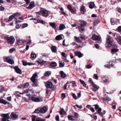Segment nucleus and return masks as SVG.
<instances>
[{
    "mask_svg": "<svg viewBox=\"0 0 121 121\" xmlns=\"http://www.w3.org/2000/svg\"><path fill=\"white\" fill-rule=\"evenodd\" d=\"M74 53L76 56H78L79 58L81 57L83 55V54L80 52H75Z\"/></svg>",
    "mask_w": 121,
    "mask_h": 121,
    "instance_id": "19",
    "label": "nucleus"
},
{
    "mask_svg": "<svg viewBox=\"0 0 121 121\" xmlns=\"http://www.w3.org/2000/svg\"><path fill=\"white\" fill-rule=\"evenodd\" d=\"M39 15L45 17H47L48 16V12L45 10H40L37 13V16L39 17Z\"/></svg>",
    "mask_w": 121,
    "mask_h": 121,
    "instance_id": "2",
    "label": "nucleus"
},
{
    "mask_svg": "<svg viewBox=\"0 0 121 121\" xmlns=\"http://www.w3.org/2000/svg\"><path fill=\"white\" fill-rule=\"evenodd\" d=\"M86 69H90L91 68L92 66L89 65H86Z\"/></svg>",
    "mask_w": 121,
    "mask_h": 121,
    "instance_id": "52",
    "label": "nucleus"
},
{
    "mask_svg": "<svg viewBox=\"0 0 121 121\" xmlns=\"http://www.w3.org/2000/svg\"><path fill=\"white\" fill-rule=\"evenodd\" d=\"M51 49L52 52H56V47L54 46H52L51 48Z\"/></svg>",
    "mask_w": 121,
    "mask_h": 121,
    "instance_id": "35",
    "label": "nucleus"
},
{
    "mask_svg": "<svg viewBox=\"0 0 121 121\" xmlns=\"http://www.w3.org/2000/svg\"><path fill=\"white\" fill-rule=\"evenodd\" d=\"M46 93L47 95H49V92H50V90L48 88H47L46 90Z\"/></svg>",
    "mask_w": 121,
    "mask_h": 121,
    "instance_id": "48",
    "label": "nucleus"
},
{
    "mask_svg": "<svg viewBox=\"0 0 121 121\" xmlns=\"http://www.w3.org/2000/svg\"><path fill=\"white\" fill-rule=\"evenodd\" d=\"M46 86L51 88L52 89H54L56 88L55 85H53L52 83L51 82H48L45 83Z\"/></svg>",
    "mask_w": 121,
    "mask_h": 121,
    "instance_id": "5",
    "label": "nucleus"
},
{
    "mask_svg": "<svg viewBox=\"0 0 121 121\" xmlns=\"http://www.w3.org/2000/svg\"><path fill=\"white\" fill-rule=\"evenodd\" d=\"M118 49L117 48H113L111 49V52L112 54H113L118 51Z\"/></svg>",
    "mask_w": 121,
    "mask_h": 121,
    "instance_id": "27",
    "label": "nucleus"
},
{
    "mask_svg": "<svg viewBox=\"0 0 121 121\" xmlns=\"http://www.w3.org/2000/svg\"><path fill=\"white\" fill-rule=\"evenodd\" d=\"M36 116L34 115H32V121H35V119L36 118Z\"/></svg>",
    "mask_w": 121,
    "mask_h": 121,
    "instance_id": "47",
    "label": "nucleus"
},
{
    "mask_svg": "<svg viewBox=\"0 0 121 121\" xmlns=\"http://www.w3.org/2000/svg\"><path fill=\"white\" fill-rule=\"evenodd\" d=\"M14 68L17 73L20 74H22V71L17 66H15L14 67Z\"/></svg>",
    "mask_w": 121,
    "mask_h": 121,
    "instance_id": "12",
    "label": "nucleus"
},
{
    "mask_svg": "<svg viewBox=\"0 0 121 121\" xmlns=\"http://www.w3.org/2000/svg\"><path fill=\"white\" fill-rule=\"evenodd\" d=\"M47 110L46 107L44 106L42 108H40V112L43 113H45L47 111Z\"/></svg>",
    "mask_w": 121,
    "mask_h": 121,
    "instance_id": "13",
    "label": "nucleus"
},
{
    "mask_svg": "<svg viewBox=\"0 0 121 121\" xmlns=\"http://www.w3.org/2000/svg\"><path fill=\"white\" fill-rule=\"evenodd\" d=\"M18 115L17 113L14 112H12L10 115L11 117L15 119H16L18 117Z\"/></svg>",
    "mask_w": 121,
    "mask_h": 121,
    "instance_id": "10",
    "label": "nucleus"
},
{
    "mask_svg": "<svg viewBox=\"0 0 121 121\" xmlns=\"http://www.w3.org/2000/svg\"><path fill=\"white\" fill-rule=\"evenodd\" d=\"M29 86V84L27 83H26L24 86V88H27Z\"/></svg>",
    "mask_w": 121,
    "mask_h": 121,
    "instance_id": "51",
    "label": "nucleus"
},
{
    "mask_svg": "<svg viewBox=\"0 0 121 121\" xmlns=\"http://www.w3.org/2000/svg\"><path fill=\"white\" fill-rule=\"evenodd\" d=\"M4 59L9 63L12 65L14 64V62L13 60L10 58L9 57H4Z\"/></svg>",
    "mask_w": 121,
    "mask_h": 121,
    "instance_id": "6",
    "label": "nucleus"
},
{
    "mask_svg": "<svg viewBox=\"0 0 121 121\" xmlns=\"http://www.w3.org/2000/svg\"><path fill=\"white\" fill-rule=\"evenodd\" d=\"M61 76L62 78H65L66 77V74L63 71H61L60 72Z\"/></svg>",
    "mask_w": 121,
    "mask_h": 121,
    "instance_id": "28",
    "label": "nucleus"
},
{
    "mask_svg": "<svg viewBox=\"0 0 121 121\" xmlns=\"http://www.w3.org/2000/svg\"><path fill=\"white\" fill-rule=\"evenodd\" d=\"M102 111L101 108H99L98 109L97 112L98 114L100 115H102V113L101 112Z\"/></svg>",
    "mask_w": 121,
    "mask_h": 121,
    "instance_id": "42",
    "label": "nucleus"
},
{
    "mask_svg": "<svg viewBox=\"0 0 121 121\" xmlns=\"http://www.w3.org/2000/svg\"><path fill=\"white\" fill-rule=\"evenodd\" d=\"M100 22V20L98 19L95 20L94 21V25H96L97 24Z\"/></svg>",
    "mask_w": 121,
    "mask_h": 121,
    "instance_id": "40",
    "label": "nucleus"
},
{
    "mask_svg": "<svg viewBox=\"0 0 121 121\" xmlns=\"http://www.w3.org/2000/svg\"><path fill=\"white\" fill-rule=\"evenodd\" d=\"M38 77V76L37 74L35 73L33 74L32 76L31 77V80L35 84L36 83Z\"/></svg>",
    "mask_w": 121,
    "mask_h": 121,
    "instance_id": "7",
    "label": "nucleus"
},
{
    "mask_svg": "<svg viewBox=\"0 0 121 121\" xmlns=\"http://www.w3.org/2000/svg\"><path fill=\"white\" fill-rule=\"evenodd\" d=\"M50 65L52 67H55L57 65L56 63L54 62H52L51 63Z\"/></svg>",
    "mask_w": 121,
    "mask_h": 121,
    "instance_id": "36",
    "label": "nucleus"
},
{
    "mask_svg": "<svg viewBox=\"0 0 121 121\" xmlns=\"http://www.w3.org/2000/svg\"><path fill=\"white\" fill-rule=\"evenodd\" d=\"M18 13H16L11 15L9 17V19L8 22H10L12 21V20L15 18L16 16H17Z\"/></svg>",
    "mask_w": 121,
    "mask_h": 121,
    "instance_id": "9",
    "label": "nucleus"
},
{
    "mask_svg": "<svg viewBox=\"0 0 121 121\" xmlns=\"http://www.w3.org/2000/svg\"><path fill=\"white\" fill-rule=\"evenodd\" d=\"M84 27L81 26H79L78 27V29L80 32L81 33H83L85 30L84 28Z\"/></svg>",
    "mask_w": 121,
    "mask_h": 121,
    "instance_id": "15",
    "label": "nucleus"
},
{
    "mask_svg": "<svg viewBox=\"0 0 121 121\" xmlns=\"http://www.w3.org/2000/svg\"><path fill=\"white\" fill-rule=\"evenodd\" d=\"M85 8V6L82 5L81 7L80 11L82 12L83 11L85 12L86 11Z\"/></svg>",
    "mask_w": 121,
    "mask_h": 121,
    "instance_id": "37",
    "label": "nucleus"
},
{
    "mask_svg": "<svg viewBox=\"0 0 121 121\" xmlns=\"http://www.w3.org/2000/svg\"><path fill=\"white\" fill-rule=\"evenodd\" d=\"M74 116L71 115H69L68 116V118L69 120L72 121H74Z\"/></svg>",
    "mask_w": 121,
    "mask_h": 121,
    "instance_id": "26",
    "label": "nucleus"
},
{
    "mask_svg": "<svg viewBox=\"0 0 121 121\" xmlns=\"http://www.w3.org/2000/svg\"><path fill=\"white\" fill-rule=\"evenodd\" d=\"M95 6V4L93 2H91L89 5V8L91 9H92L94 8Z\"/></svg>",
    "mask_w": 121,
    "mask_h": 121,
    "instance_id": "34",
    "label": "nucleus"
},
{
    "mask_svg": "<svg viewBox=\"0 0 121 121\" xmlns=\"http://www.w3.org/2000/svg\"><path fill=\"white\" fill-rule=\"evenodd\" d=\"M105 66L108 68H110L112 66V65L107 64V65H105Z\"/></svg>",
    "mask_w": 121,
    "mask_h": 121,
    "instance_id": "49",
    "label": "nucleus"
},
{
    "mask_svg": "<svg viewBox=\"0 0 121 121\" xmlns=\"http://www.w3.org/2000/svg\"><path fill=\"white\" fill-rule=\"evenodd\" d=\"M70 83H71L73 84L72 86H76L77 85L76 84V82L74 81H70Z\"/></svg>",
    "mask_w": 121,
    "mask_h": 121,
    "instance_id": "46",
    "label": "nucleus"
},
{
    "mask_svg": "<svg viewBox=\"0 0 121 121\" xmlns=\"http://www.w3.org/2000/svg\"><path fill=\"white\" fill-rule=\"evenodd\" d=\"M51 72L50 71H47L44 73V75L46 77H48L51 75Z\"/></svg>",
    "mask_w": 121,
    "mask_h": 121,
    "instance_id": "30",
    "label": "nucleus"
},
{
    "mask_svg": "<svg viewBox=\"0 0 121 121\" xmlns=\"http://www.w3.org/2000/svg\"><path fill=\"white\" fill-rule=\"evenodd\" d=\"M60 11H61V13L62 14H63L65 15H67V14L65 13V12H64V9L62 8V7L60 8Z\"/></svg>",
    "mask_w": 121,
    "mask_h": 121,
    "instance_id": "43",
    "label": "nucleus"
},
{
    "mask_svg": "<svg viewBox=\"0 0 121 121\" xmlns=\"http://www.w3.org/2000/svg\"><path fill=\"white\" fill-rule=\"evenodd\" d=\"M4 118L2 119V121H9L8 119L9 118V116L8 114H3L2 115Z\"/></svg>",
    "mask_w": 121,
    "mask_h": 121,
    "instance_id": "8",
    "label": "nucleus"
},
{
    "mask_svg": "<svg viewBox=\"0 0 121 121\" xmlns=\"http://www.w3.org/2000/svg\"><path fill=\"white\" fill-rule=\"evenodd\" d=\"M50 25L54 29H55L56 28V24L55 23H53L52 22H50L49 23Z\"/></svg>",
    "mask_w": 121,
    "mask_h": 121,
    "instance_id": "25",
    "label": "nucleus"
},
{
    "mask_svg": "<svg viewBox=\"0 0 121 121\" xmlns=\"http://www.w3.org/2000/svg\"><path fill=\"white\" fill-rule=\"evenodd\" d=\"M79 81L84 86L86 87V84L83 81L80 79H79Z\"/></svg>",
    "mask_w": 121,
    "mask_h": 121,
    "instance_id": "39",
    "label": "nucleus"
},
{
    "mask_svg": "<svg viewBox=\"0 0 121 121\" xmlns=\"http://www.w3.org/2000/svg\"><path fill=\"white\" fill-rule=\"evenodd\" d=\"M24 41L22 40H18L17 41L18 45H21L23 44Z\"/></svg>",
    "mask_w": 121,
    "mask_h": 121,
    "instance_id": "23",
    "label": "nucleus"
},
{
    "mask_svg": "<svg viewBox=\"0 0 121 121\" xmlns=\"http://www.w3.org/2000/svg\"><path fill=\"white\" fill-rule=\"evenodd\" d=\"M91 38L92 39L95 40H99L100 39V37L99 36L93 34Z\"/></svg>",
    "mask_w": 121,
    "mask_h": 121,
    "instance_id": "11",
    "label": "nucleus"
},
{
    "mask_svg": "<svg viewBox=\"0 0 121 121\" xmlns=\"http://www.w3.org/2000/svg\"><path fill=\"white\" fill-rule=\"evenodd\" d=\"M116 39L119 44H121V36L117 37L116 38Z\"/></svg>",
    "mask_w": 121,
    "mask_h": 121,
    "instance_id": "21",
    "label": "nucleus"
},
{
    "mask_svg": "<svg viewBox=\"0 0 121 121\" xmlns=\"http://www.w3.org/2000/svg\"><path fill=\"white\" fill-rule=\"evenodd\" d=\"M5 9L2 6H0V11H2Z\"/></svg>",
    "mask_w": 121,
    "mask_h": 121,
    "instance_id": "63",
    "label": "nucleus"
},
{
    "mask_svg": "<svg viewBox=\"0 0 121 121\" xmlns=\"http://www.w3.org/2000/svg\"><path fill=\"white\" fill-rule=\"evenodd\" d=\"M55 119L56 121H59V116L58 115H56L55 117Z\"/></svg>",
    "mask_w": 121,
    "mask_h": 121,
    "instance_id": "60",
    "label": "nucleus"
},
{
    "mask_svg": "<svg viewBox=\"0 0 121 121\" xmlns=\"http://www.w3.org/2000/svg\"><path fill=\"white\" fill-rule=\"evenodd\" d=\"M92 85L94 87L92 89L94 91H95L97 90L99 88V87L94 83H92Z\"/></svg>",
    "mask_w": 121,
    "mask_h": 121,
    "instance_id": "18",
    "label": "nucleus"
},
{
    "mask_svg": "<svg viewBox=\"0 0 121 121\" xmlns=\"http://www.w3.org/2000/svg\"><path fill=\"white\" fill-rule=\"evenodd\" d=\"M74 116V117H75V118H78V114L76 112L75 113Z\"/></svg>",
    "mask_w": 121,
    "mask_h": 121,
    "instance_id": "53",
    "label": "nucleus"
},
{
    "mask_svg": "<svg viewBox=\"0 0 121 121\" xmlns=\"http://www.w3.org/2000/svg\"><path fill=\"white\" fill-rule=\"evenodd\" d=\"M117 30H118L119 32H120L121 31V26H120L118 27L117 29Z\"/></svg>",
    "mask_w": 121,
    "mask_h": 121,
    "instance_id": "64",
    "label": "nucleus"
},
{
    "mask_svg": "<svg viewBox=\"0 0 121 121\" xmlns=\"http://www.w3.org/2000/svg\"><path fill=\"white\" fill-rule=\"evenodd\" d=\"M35 113H37L40 112V108L39 107L36 109L35 111Z\"/></svg>",
    "mask_w": 121,
    "mask_h": 121,
    "instance_id": "41",
    "label": "nucleus"
},
{
    "mask_svg": "<svg viewBox=\"0 0 121 121\" xmlns=\"http://www.w3.org/2000/svg\"><path fill=\"white\" fill-rule=\"evenodd\" d=\"M99 108V106L98 105L96 104L95 105V110L98 109Z\"/></svg>",
    "mask_w": 121,
    "mask_h": 121,
    "instance_id": "61",
    "label": "nucleus"
},
{
    "mask_svg": "<svg viewBox=\"0 0 121 121\" xmlns=\"http://www.w3.org/2000/svg\"><path fill=\"white\" fill-rule=\"evenodd\" d=\"M74 38L76 40V42L78 43H82L80 39L78 37H77L76 36H74Z\"/></svg>",
    "mask_w": 121,
    "mask_h": 121,
    "instance_id": "32",
    "label": "nucleus"
},
{
    "mask_svg": "<svg viewBox=\"0 0 121 121\" xmlns=\"http://www.w3.org/2000/svg\"><path fill=\"white\" fill-rule=\"evenodd\" d=\"M37 22L39 23H41L43 24H45L46 22L42 20H40L38 19L37 20Z\"/></svg>",
    "mask_w": 121,
    "mask_h": 121,
    "instance_id": "38",
    "label": "nucleus"
},
{
    "mask_svg": "<svg viewBox=\"0 0 121 121\" xmlns=\"http://www.w3.org/2000/svg\"><path fill=\"white\" fill-rule=\"evenodd\" d=\"M72 96L73 98L75 99H77V97L75 94L74 93H73L72 94Z\"/></svg>",
    "mask_w": 121,
    "mask_h": 121,
    "instance_id": "54",
    "label": "nucleus"
},
{
    "mask_svg": "<svg viewBox=\"0 0 121 121\" xmlns=\"http://www.w3.org/2000/svg\"><path fill=\"white\" fill-rule=\"evenodd\" d=\"M31 99L33 101L37 102H42L43 100V99L42 97H38L36 95H32L31 97Z\"/></svg>",
    "mask_w": 121,
    "mask_h": 121,
    "instance_id": "3",
    "label": "nucleus"
},
{
    "mask_svg": "<svg viewBox=\"0 0 121 121\" xmlns=\"http://www.w3.org/2000/svg\"><path fill=\"white\" fill-rule=\"evenodd\" d=\"M46 120L41 118L38 117L36 119L35 121H45Z\"/></svg>",
    "mask_w": 121,
    "mask_h": 121,
    "instance_id": "33",
    "label": "nucleus"
},
{
    "mask_svg": "<svg viewBox=\"0 0 121 121\" xmlns=\"http://www.w3.org/2000/svg\"><path fill=\"white\" fill-rule=\"evenodd\" d=\"M65 28V26L63 24L60 25L59 27V29L60 30H63Z\"/></svg>",
    "mask_w": 121,
    "mask_h": 121,
    "instance_id": "29",
    "label": "nucleus"
},
{
    "mask_svg": "<svg viewBox=\"0 0 121 121\" xmlns=\"http://www.w3.org/2000/svg\"><path fill=\"white\" fill-rule=\"evenodd\" d=\"M7 43L10 44H12L14 42L15 39L13 36H11L6 38Z\"/></svg>",
    "mask_w": 121,
    "mask_h": 121,
    "instance_id": "4",
    "label": "nucleus"
},
{
    "mask_svg": "<svg viewBox=\"0 0 121 121\" xmlns=\"http://www.w3.org/2000/svg\"><path fill=\"white\" fill-rule=\"evenodd\" d=\"M70 11L73 14H76V10L74 9H72Z\"/></svg>",
    "mask_w": 121,
    "mask_h": 121,
    "instance_id": "45",
    "label": "nucleus"
},
{
    "mask_svg": "<svg viewBox=\"0 0 121 121\" xmlns=\"http://www.w3.org/2000/svg\"><path fill=\"white\" fill-rule=\"evenodd\" d=\"M59 64L60 67H63L65 65L64 63H62L60 61L59 62Z\"/></svg>",
    "mask_w": 121,
    "mask_h": 121,
    "instance_id": "44",
    "label": "nucleus"
},
{
    "mask_svg": "<svg viewBox=\"0 0 121 121\" xmlns=\"http://www.w3.org/2000/svg\"><path fill=\"white\" fill-rule=\"evenodd\" d=\"M0 103L3 104L5 105L6 104H7L9 103L8 102L5 100H4L3 99H1L0 100Z\"/></svg>",
    "mask_w": 121,
    "mask_h": 121,
    "instance_id": "31",
    "label": "nucleus"
},
{
    "mask_svg": "<svg viewBox=\"0 0 121 121\" xmlns=\"http://www.w3.org/2000/svg\"><path fill=\"white\" fill-rule=\"evenodd\" d=\"M62 36H63V35H58L56 37L55 39L59 41L62 39Z\"/></svg>",
    "mask_w": 121,
    "mask_h": 121,
    "instance_id": "16",
    "label": "nucleus"
},
{
    "mask_svg": "<svg viewBox=\"0 0 121 121\" xmlns=\"http://www.w3.org/2000/svg\"><path fill=\"white\" fill-rule=\"evenodd\" d=\"M35 6V4L34 2H31L29 4V6L26 7V8L27 9H31L34 8Z\"/></svg>",
    "mask_w": 121,
    "mask_h": 121,
    "instance_id": "14",
    "label": "nucleus"
},
{
    "mask_svg": "<svg viewBox=\"0 0 121 121\" xmlns=\"http://www.w3.org/2000/svg\"><path fill=\"white\" fill-rule=\"evenodd\" d=\"M60 115H64L66 114V112L62 108H60Z\"/></svg>",
    "mask_w": 121,
    "mask_h": 121,
    "instance_id": "24",
    "label": "nucleus"
},
{
    "mask_svg": "<svg viewBox=\"0 0 121 121\" xmlns=\"http://www.w3.org/2000/svg\"><path fill=\"white\" fill-rule=\"evenodd\" d=\"M36 55L35 53L33 52H32L31 54V58L32 60L35 59L36 58Z\"/></svg>",
    "mask_w": 121,
    "mask_h": 121,
    "instance_id": "20",
    "label": "nucleus"
},
{
    "mask_svg": "<svg viewBox=\"0 0 121 121\" xmlns=\"http://www.w3.org/2000/svg\"><path fill=\"white\" fill-rule=\"evenodd\" d=\"M28 26V24L26 23H24V24L22 26V28H24L26 27H27Z\"/></svg>",
    "mask_w": 121,
    "mask_h": 121,
    "instance_id": "57",
    "label": "nucleus"
},
{
    "mask_svg": "<svg viewBox=\"0 0 121 121\" xmlns=\"http://www.w3.org/2000/svg\"><path fill=\"white\" fill-rule=\"evenodd\" d=\"M67 7L68 9L70 11L72 9V8L71 6L70 5H68L67 6Z\"/></svg>",
    "mask_w": 121,
    "mask_h": 121,
    "instance_id": "58",
    "label": "nucleus"
},
{
    "mask_svg": "<svg viewBox=\"0 0 121 121\" xmlns=\"http://www.w3.org/2000/svg\"><path fill=\"white\" fill-rule=\"evenodd\" d=\"M15 50V49L14 48H12L10 49L9 50V52L10 53H12Z\"/></svg>",
    "mask_w": 121,
    "mask_h": 121,
    "instance_id": "50",
    "label": "nucleus"
},
{
    "mask_svg": "<svg viewBox=\"0 0 121 121\" xmlns=\"http://www.w3.org/2000/svg\"><path fill=\"white\" fill-rule=\"evenodd\" d=\"M94 77L95 79L96 80L98 79V76L96 74H94Z\"/></svg>",
    "mask_w": 121,
    "mask_h": 121,
    "instance_id": "59",
    "label": "nucleus"
},
{
    "mask_svg": "<svg viewBox=\"0 0 121 121\" xmlns=\"http://www.w3.org/2000/svg\"><path fill=\"white\" fill-rule=\"evenodd\" d=\"M112 48H116L117 47V45H116V44H114L113 45L112 44Z\"/></svg>",
    "mask_w": 121,
    "mask_h": 121,
    "instance_id": "62",
    "label": "nucleus"
},
{
    "mask_svg": "<svg viewBox=\"0 0 121 121\" xmlns=\"http://www.w3.org/2000/svg\"><path fill=\"white\" fill-rule=\"evenodd\" d=\"M61 55L63 57V58H66V57L65 56V54L64 52H62L61 53Z\"/></svg>",
    "mask_w": 121,
    "mask_h": 121,
    "instance_id": "55",
    "label": "nucleus"
},
{
    "mask_svg": "<svg viewBox=\"0 0 121 121\" xmlns=\"http://www.w3.org/2000/svg\"><path fill=\"white\" fill-rule=\"evenodd\" d=\"M38 62L42 65H44L46 62V61H44L42 59H39L38 60Z\"/></svg>",
    "mask_w": 121,
    "mask_h": 121,
    "instance_id": "17",
    "label": "nucleus"
},
{
    "mask_svg": "<svg viewBox=\"0 0 121 121\" xmlns=\"http://www.w3.org/2000/svg\"><path fill=\"white\" fill-rule=\"evenodd\" d=\"M23 65L24 66L26 65H27V62L23 61L22 62Z\"/></svg>",
    "mask_w": 121,
    "mask_h": 121,
    "instance_id": "56",
    "label": "nucleus"
},
{
    "mask_svg": "<svg viewBox=\"0 0 121 121\" xmlns=\"http://www.w3.org/2000/svg\"><path fill=\"white\" fill-rule=\"evenodd\" d=\"M113 41V38L109 35H107L106 38V47H110L111 46Z\"/></svg>",
    "mask_w": 121,
    "mask_h": 121,
    "instance_id": "1",
    "label": "nucleus"
},
{
    "mask_svg": "<svg viewBox=\"0 0 121 121\" xmlns=\"http://www.w3.org/2000/svg\"><path fill=\"white\" fill-rule=\"evenodd\" d=\"M86 24V22L85 21H82L81 22L80 26L85 27Z\"/></svg>",
    "mask_w": 121,
    "mask_h": 121,
    "instance_id": "22",
    "label": "nucleus"
}]
</instances>
